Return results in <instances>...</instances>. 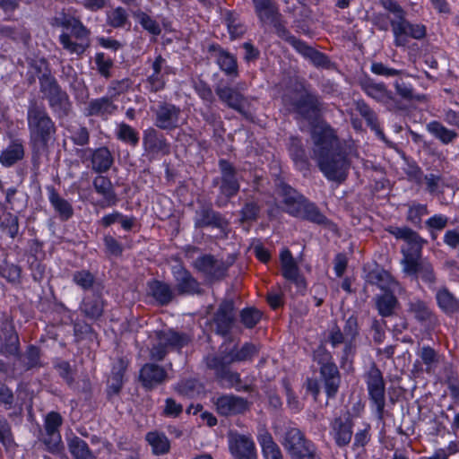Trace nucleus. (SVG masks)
Masks as SVG:
<instances>
[{"label": "nucleus", "instance_id": "nucleus-9", "mask_svg": "<svg viewBox=\"0 0 459 459\" xmlns=\"http://www.w3.org/2000/svg\"><path fill=\"white\" fill-rule=\"evenodd\" d=\"M43 98L48 100L49 108L58 119L70 116L73 105L68 93L63 90L56 79L39 87Z\"/></svg>", "mask_w": 459, "mask_h": 459}, {"label": "nucleus", "instance_id": "nucleus-35", "mask_svg": "<svg viewBox=\"0 0 459 459\" xmlns=\"http://www.w3.org/2000/svg\"><path fill=\"white\" fill-rule=\"evenodd\" d=\"M325 392L328 398H334L341 385V373L335 363L319 368Z\"/></svg>", "mask_w": 459, "mask_h": 459}, {"label": "nucleus", "instance_id": "nucleus-53", "mask_svg": "<svg viewBox=\"0 0 459 459\" xmlns=\"http://www.w3.org/2000/svg\"><path fill=\"white\" fill-rule=\"evenodd\" d=\"M67 446L74 459H97L87 442L77 436L67 440Z\"/></svg>", "mask_w": 459, "mask_h": 459}, {"label": "nucleus", "instance_id": "nucleus-47", "mask_svg": "<svg viewBox=\"0 0 459 459\" xmlns=\"http://www.w3.org/2000/svg\"><path fill=\"white\" fill-rule=\"evenodd\" d=\"M24 146L21 140H13L10 144L1 152L0 163L4 167H11L24 158Z\"/></svg>", "mask_w": 459, "mask_h": 459}, {"label": "nucleus", "instance_id": "nucleus-7", "mask_svg": "<svg viewBox=\"0 0 459 459\" xmlns=\"http://www.w3.org/2000/svg\"><path fill=\"white\" fill-rule=\"evenodd\" d=\"M364 379L369 401L376 409L377 419L382 420L385 407V382L382 371L375 362L370 365L368 370L364 374Z\"/></svg>", "mask_w": 459, "mask_h": 459}, {"label": "nucleus", "instance_id": "nucleus-23", "mask_svg": "<svg viewBox=\"0 0 459 459\" xmlns=\"http://www.w3.org/2000/svg\"><path fill=\"white\" fill-rule=\"evenodd\" d=\"M143 146L144 152L152 157L159 154L166 156L170 153V144L167 138L154 127H148L143 131Z\"/></svg>", "mask_w": 459, "mask_h": 459}, {"label": "nucleus", "instance_id": "nucleus-45", "mask_svg": "<svg viewBox=\"0 0 459 459\" xmlns=\"http://www.w3.org/2000/svg\"><path fill=\"white\" fill-rule=\"evenodd\" d=\"M204 361L207 368L214 371V376L217 380L223 376L233 363L227 350H221L218 354L206 356Z\"/></svg>", "mask_w": 459, "mask_h": 459}, {"label": "nucleus", "instance_id": "nucleus-43", "mask_svg": "<svg viewBox=\"0 0 459 459\" xmlns=\"http://www.w3.org/2000/svg\"><path fill=\"white\" fill-rule=\"evenodd\" d=\"M367 281L371 285L377 286L383 292L396 290L400 286L390 273L383 268H376L368 272Z\"/></svg>", "mask_w": 459, "mask_h": 459}, {"label": "nucleus", "instance_id": "nucleus-21", "mask_svg": "<svg viewBox=\"0 0 459 459\" xmlns=\"http://www.w3.org/2000/svg\"><path fill=\"white\" fill-rule=\"evenodd\" d=\"M385 231L394 236L396 239H402L407 243L409 249L407 252H403L404 255H411L415 257H420L424 245L428 243L417 231L407 226H388Z\"/></svg>", "mask_w": 459, "mask_h": 459}, {"label": "nucleus", "instance_id": "nucleus-50", "mask_svg": "<svg viewBox=\"0 0 459 459\" xmlns=\"http://www.w3.org/2000/svg\"><path fill=\"white\" fill-rule=\"evenodd\" d=\"M172 388L176 394L188 399L199 396L204 390L203 385L196 378H183Z\"/></svg>", "mask_w": 459, "mask_h": 459}, {"label": "nucleus", "instance_id": "nucleus-52", "mask_svg": "<svg viewBox=\"0 0 459 459\" xmlns=\"http://www.w3.org/2000/svg\"><path fill=\"white\" fill-rule=\"evenodd\" d=\"M260 347L253 342H245L240 348L234 345L228 351L231 360L235 362H243L252 360L259 353Z\"/></svg>", "mask_w": 459, "mask_h": 459}, {"label": "nucleus", "instance_id": "nucleus-63", "mask_svg": "<svg viewBox=\"0 0 459 459\" xmlns=\"http://www.w3.org/2000/svg\"><path fill=\"white\" fill-rule=\"evenodd\" d=\"M219 382H225L230 388H235L238 392H251L252 385H243L240 374L231 371L230 368L220 377Z\"/></svg>", "mask_w": 459, "mask_h": 459}, {"label": "nucleus", "instance_id": "nucleus-6", "mask_svg": "<svg viewBox=\"0 0 459 459\" xmlns=\"http://www.w3.org/2000/svg\"><path fill=\"white\" fill-rule=\"evenodd\" d=\"M220 176L212 178V186L219 188V195L215 202L218 207H223L230 199L236 196L240 190V182L237 168L226 159L218 161Z\"/></svg>", "mask_w": 459, "mask_h": 459}, {"label": "nucleus", "instance_id": "nucleus-41", "mask_svg": "<svg viewBox=\"0 0 459 459\" xmlns=\"http://www.w3.org/2000/svg\"><path fill=\"white\" fill-rule=\"evenodd\" d=\"M396 290L384 291L375 297V306L378 315L382 317H390L395 314L400 303L394 295Z\"/></svg>", "mask_w": 459, "mask_h": 459}, {"label": "nucleus", "instance_id": "nucleus-29", "mask_svg": "<svg viewBox=\"0 0 459 459\" xmlns=\"http://www.w3.org/2000/svg\"><path fill=\"white\" fill-rule=\"evenodd\" d=\"M287 150L298 170L304 173L310 170L311 163L301 137L297 135L290 136L287 143Z\"/></svg>", "mask_w": 459, "mask_h": 459}, {"label": "nucleus", "instance_id": "nucleus-10", "mask_svg": "<svg viewBox=\"0 0 459 459\" xmlns=\"http://www.w3.org/2000/svg\"><path fill=\"white\" fill-rule=\"evenodd\" d=\"M234 262L235 259L232 256H229L224 261L216 258L213 255L205 254L198 256L193 262V267L202 273L207 281L213 282L222 281Z\"/></svg>", "mask_w": 459, "mask_h": 459}, {"label": "nucleus", "instance_id": "nucleus-42", "mask_svg": "<svg viewBox=\"0 0 459 459\" xmlns=\"http://www.w3.org/2000/svg\"><path fill=\"white\" fill-rule=\"evenodd\" d=\"M292 216L318 225H326L328 222V219L321 212L316 204L307 198L299 206Z\"/></svg>", "mask_w": 459, "mask_h": 459}, {"label": "nucleus", "instance_id": "nucleus-44", "mask_svg": "<svg viewBox=\"0 0 459 459\" xmlns=\"http://www.w3.org/2000/svg\"><path fill=\"white\" fill-rule=\"evenodd\" d=\"M355 109L365 119L367 126L375 132L376 135L385 141V135L380 128L377 113L369 107L364 100L355 101Z\"/></svg>", "mask_w": 459, "mask_h": 459}, {"label": "nucleus", "instance_id": "nucleus-57", "mask_svg": "<svg viewBox=\"0 0 459 459\" xmlns=\"http://www.w3.org/2000/svg\"><path fill=\"white\" fill-rule=\"evenodd\" d=\"M29 70L37 74L39 87L56 79L46 58L32 60L29 63Z\"/></svg>", "mask_w": 459, "mask_h": 459}, {"label": "nucleus", "instance_id": "nucleus-62", "mask_svg": "<svg viewBox=\"0 0 459 459\" xmlns=\"http://www.w3.org/2000/svg\"><path fill=\"white\" fill-rule=\"evenodd\" d=\"M102 240L104 247L103 251L107 257L118 258L123 255L125 247L114 236L109 233L105 234Z\"/></svg>", "mask_w": 459, "mask_h": 459}, {"label": "nucleus", "instance_id": "nucleus-36", "mask_svg": "<svg viewBox=\"0 0 459 459\" xmlns=\"http://www.w3.org/2000/svg\"><path fill=\"white\" fill-rule=\"evenodd\" d=\"M277 191L279 195L282 198L285 212L291 216L306 199L303 195L299 194L296 189L283 181H280L277 184Z\"/></svg>", "mask_w": 459, "mask_h": 459}, {"label": "nucleus", "instance_id": "nucleus-38", "mask_svg": "<svg viewBox=\"0 0 459 459\" xmlns=\"http://www.w3.org/2000/svg\"><path fill=\"white\" fill-rule=\"evenodd\" d=\"M420 361L416 360L413 364L412 372L420 373L423 371L422 365L425 366V371L429 374L432 373L439 364V354L432 347L424 345L417 351Z\"/></svg>", "mask_w": 459, "mask_h": 459}, {"label": "nucleus", "instance_id": "nucleus-18", "mask_svg": "<svg viewBox=\"0 0 459 459\" xmlns=\"http://www.w3.org/2000/svg\"><path fill=\"white\" fill-rule=\"evenodd\" d=\"M181 108L173 103L160 101L153 109L154 126L163 131H173L179 126Z\"/></svg>", "mask_w": 459, "mask_h": 459}, {"label": "nucleus", "instance_id": "nucleus-31", "mask_svg": "<svg viewBox=\"0 0 459 459\" xmlns=\"http://www.w3.org/2000/svg\"><path fill=\"white\" fill-rule=\"evenodd\" d=\"M117 110V105L108 96L91 100L84 108L86 117H100L108 120Z\"/></svg>", "mask_w": 459, "mask_h": 459}, {"label": "nucleus", "instance_id": "nucleus-58", "mask_svg": "<svg viewBox=\"0 0 459 459\" xmlns=\"http://www.w3.org/2000/svg\"><path fill=\"white\" fill-rule=\"evenodd\" d=\"M115 134L118 141L131 147H136L140 141L138 131L125 122L117 125Z\"/></svg>", "mask_w": 459, "mask_h": 459}, {"label": "nucleus", "instance_id": "nucleus-39", "mask_svg": "<svg viewBox=\"0 0 459 459\" xmlns=\"http://www.w3.org/2000/svg\"><path fill=\"white\" fill-rule=\"evenodd\" d=\"M48 200L54 211L62 221H67L74 216V208L69 201L63 198L53 186L47 187Z\"/></svg>", "mask_w": 459, "mask_h": 459}, {"label": "nucleus", "instance_id": "nucleus-60", "mask_svg": "<svg viewBox=\"0 0 459 459\" xmlns=\"http://www.w3.org/2000/svg\"><path fill=\"white\" fill-rule=\"evenodd\" d=\"M429 214L427 204L413 203L409 205L406 221L418 229L422 228V217Z\"/></svg>", "mask_w": 459, "mask_h": 459}, {"label": "nucleus", "instance_id": "nucleus-28", "mask_svg": "<svg viewBox=\"0 0 459 459\" xmlns=\"http://www.w3.org/2000/svg\"><path fill=\"white\" fill-rule=\"evenodd\" d=\"M215 93L228 108L236 110L244 117L249 119L250 114L244 109L246 98L237 88L219 84L215 87Z\"/></svg>", "mask_w": 459, "mask_h": 459}, {"label": "nucleus", "instance_id": "nucleus-30", "mask_svg": "<svg viewBox=\"0 0 459 459\" xmlns=\"http://www.w3.org/2000/svg\"><path fill=\"white\" fill-rule=\"evenodd\" d=\"M106 301L103 298V290L87 294L80 304L81 313L90 320H99L104 313Z\"/></svg>", "mask_w": 459, "mask_h": 459}, {"label": "nucleus", "instance_id": "nucleus-25", "mask_svg": "<svg viewBox=\"0 0 459 459\" xmlns=\"http://www.w3.org/2000/svg\"><path fill=\"white\" fill-rule=\"evenodd\" d=\"M208 53L215 57V62L225 75L233 79L239 76L236 56L224 49L218 43H212L207 48Z\"/></svg>", "mask_w": 459, "mask_h": 459}, {"label": "nucleus", "instance_id": "nucleus-22", "mask_svg": "<svg viewBox=\"0 0 459 459\" xmlns=\"http://www.w3.org/2000/svg\"><path fill=\"white\" fill-rule=\"evenodd\" d=\"M169 379V374L164 367L154 362H148L139 370V382L145 391H152Z\"/></svg>", "mask_w": 459, "mask_h": 459}, {"label": "nucleus", "instance_id": "nucleus-11", "mask_svg": "<svg viewBox=\"0 0 459 459\" xmlns=\"http://www.w3.org/2000/svg\"><path fill=\"white\" fill-rule=\"evenodd\" d=\"M63 417L57 411H52L44 418V431L40 433L39 440L46 446L48 452L57 454L63 449L60 428Z\"/></svg>", "mask_w": 459, "mask_h": 459}, {"label": "nucleus", "instance_id": "nucleus-17", "mask_svg": "<svg viewBox=\"0 0 459 459\" xmlns=\"http://www.w3.org/2000/svg\"><path fill=\"white\" fill-rule=\"evenodd\" d=\"M76 153L81 158L82 161L89 160L91 161V169L99 175L108 172L114 163V157L109 149L106 146L95 149H81L78 150Z\"/></svg>", "mask_w": 459, "mask_h": 459}, {"label": "nucleus", "instance_id": "nucleus-64", "mask_svg": "<svg viewBox=\"0 0 459 459\" xmlns=\"http://www.w3.org/2000/svg\"><path fill=\"white\" fill-rule=\"evenodd\" d=\"M263 312L255 307H247L240 310V323L247 329L254 328L262 319Z\"/></svg>", "mask_w": 459, "mask_h": 459}, {"label": "nucleus", "instance_id": "nucleus-2", "mask_svg": "<svg viewBox=\"0 0 459 459\" xmlns=\"http://www.w3.org/2000/svg\"><path fill=\"white\" fill-rule=\"evenodd\" d=\"M29 144L32 160L37 161L49 152L56 139L57 127L43 103L30 100L27 108Z\"/></svg>", "mask_w": 459, "mask_h": 459}, {"label": "nucleus", "instance_id": "nucleus-49", "mask_svg": "<svg viewBox=\"0 0 459 459\" xmlns=\"http://www.w3.org/2000/svg\"><path fill=\"white\" fill-rule=\"evenodd\" d=\"M19 218L8 212L6 206L0 204V230L4 234L14 239L19 235Z\"/></svg>", "mask_w": 459, "mask_h": 459}, {"label": "nucleus", "instance_id": "nucleus-19", "mask_svg": "<svg viewBox=\"0 0 459 459\" xmlns=\"http://www.w3.org/2000/svg\"><path fill=\"white\" fill-rule=\"evenodd\" d=\"M228 446L233 459H257L255 444L250 435L230 432Z\"/></svg>", "mask_w": 459, "mask_h": 459}, {"label": "nucleus", "instance_id": "nucleus-13", "mask_svg": "<svg viewBox=\"0 0 459 459\" xmlns=\"http://www.w3.org/2000/svg\"><path fill=\"white\" fill-rule=\"evenodd\" d=\"M198 204L194 217L195 228H214L225 232L230 224L225 216L215 211L211 203L198 202Z\"/></svg>", "mask_w": 459, "mask_h": 459}, {"label": "nucleus", "instance_id": "nucleus-55", "mask_svg": "<svg viewBox=\"0 0 459 459\" xmlns=\"http://www.w3.org/2000/svg\"><path fill=\"white\" fill-rule=\"evenodd\" d=\"M426 128L429 134L446 145L452 143L458 136L455 131L446 128L437 120L428 123Z\"/></svg>", "mask_w": 459, "mask_h": 459}, {"label": "nucleus", "instance_id": "nucleus-15", "mask_svg": "<svg viewBox=\"0 0 459 459\" xmlns=\"http://www.w3.org/2000/svg\"><path fill=\"white\" fill-rule=\"evenodd\" d=\"M402 264L403 272L409 276L416 279L420 278L429 288L436 284L437 275L433 265L426 259H421L420 256L415 257L414 255H405Z\"/></svg>", "mask_w": 459, "mask_h": 459}, {"label": "nucleus", "instance_id": "nucleus-34", "mask_svg": "<svg viewBox=\"0 0 459 459\" xmlns=\"http://www.w3.org/2000/svg\"><path fill=\"white\" fill-rule=\"evenodd\" d=\"M19 351L20 341L13 325L3 322L0 329V353L17 355Z\"/></svg>", "mask_w": 459, "mask_h": 459}, {"label": "nucleus", "instance_id": "nucleus-12", "mask_svg": "<svg viewBox=\"0 0 459 459\" xmlns=\"http://www.w3.org/2000/svg\"><path fill=\"white\" fill-rule=\"evenodd\" d=\"M391 28L395 47H406L409 38L421 40L427 36V27L422 23H411L406 15L400 20H392Z\"/></svg>", "mask_w": 459, "mask_h": 459}, {"label": "nucleus", "instance_id": "nucleus-32", "mask_svg": "<svg viewBox=\"0 0 459 459\" xmlns=\"http://www.w3.org/2000/svg\"><path fill=\"white\" fill-rule=\"evenodd\" d=\"M407 312L423 325H432L437 321L436 315L429 304L420 298H413L408 301Z\"/></svg>", "mask_w": 459, "mask_h": 459}, {"label": "nucleus", "instance_id": "nucleus-40", "mask_svg": "<svg viewBox=\"0 0 459 459\" xmlns=\"http://www.w3.org/2000/svg\"><path fill=\"white\" fill-rule=\"evenodd\" d=\"M256 438L261 446L264 459H284L281 447L266 429L259 430Z\"/></svg>", "mask_w": 459, "mask_h": 459}, {"label": "nucleus", "instance_id": "nucleus-61", "mask_svg": "<svg viewBox=\"0 0 459 459\" xmlns=\"http://www.w3.org/2000/svg\"><path fill=\"white\" fill-rule=\"evenodd\" d=\"M133 16L138 20L142 28L153 36H159L161 33V28L158 22L142 10L133 13Z\"/></svg>", "mask_w": 459, "mask_h": 459}, {"label": "nucleus", "instance_id": "nucleus-14", "mask_svg": "<svg viewBox=\"0 0 459 459\" xmlns=\"http://www.w3.org/2000/svg\"><path fill=\"white\" fill-rule=\"evenodd\" d=\"M235 301L231 298L223 299L212 316L215 333L222 337L230 334L236 322Z\"/></svg>", "mask_w": 459, "mask_h": 459}, {"label": "nucleus", "instance_id": "nucleus-4", "mask_svg": "<svg viewBox=\"0 0 459 459\" xmlns=\"http://www.w3.org/2000/svg\"><path fill=\"white\" fill-rule=\"evenodd\" d=\"M271 25L279 38L290 44L297 53L306 60H308L315 67L327 70L333 67V63L326 54L316 49L306 41L291 34L286 27V22L283 20L282 15L277 17Z\"/></svg>", "mask_w": 459, "mask_h": 459}, {"label": "nucleus", "instance_id": "nucleus-16", "mask_svg": "<svg viewBox=\"0 0 459 459\" xmlns=\"http://www.w3.org/2000/svg\"><path fill=\"white\" fill-rule=\"evenodd\" d=\"M353 427V417L348 410L331 420L330 435L337 447H346L351 442Z\"/></svg>", "mask_w": 459, "mask_h": 459}, {"label": "nucleus", "instance_id": "nucleus-5", "mask_svg": "<svg viewBox=\"0 0 459 459\" xmlns=\"http://www.w3.org/2000/svg\"><path fill=\"white\" fill-rule=\"evenodd\" d=\"M281 445L290 459H322L316 443L307 438L299 428H288L283 434Z\"/></svg>", "mask_w": 459, "mask_h": 459}, {"label": "nucleus", "instance_id": "nucleus-54", "mask_svg": "<svg viewBox=\"0 0 459 459\" xmlns=\"http://www.w3.org/2000/svg\"><path fill=\"white\" fill-rule=\"evenodd\" d=\"M255 13L262 24H271L277 17L281 16L274 0H268L254 6Z\"/></svg>", "mask_w": 459, "mask_h": 459}, {"label": "nucleus", "instance_id": "nucleus-24", "mask_svg": "<svg viewBox=\"0 0 459 459\" xmlns=\"http://www.w3.org/2000/svg\"><path fill=\"white\" fill-rule=\"evenodd\" d=\"M92 187L96 194L101 196V199L94 205L100 208L113 207L117 204L119 198L114 188L111 179L103 175H98L92 179Z\"/></svg>", "mask_w": 459, "mask_h": 459}, {"label": "nucleus", "instance_id": "nucleus-48", "mask_svg": "<svg viewBox=\"0 0 459 459\" xmlns=\"http://www.w3.org/2000/svg\"><path fill=\"white\" fill-rule=\"evenodd\" d=\"M223 21L227 26L231 40L239 39L247 32V25L243 22L239 13L233 10H226L223 13Z\"/></svg>", "mask_w": 459, "mask_h": 459}, {"label": "nucleus", "instance_id": "nucleus-56", "mask_svg": "<svg viewBox=\"0 0 459 459\" xmlns=\"http://www.w3.org/2000/svg\"><path fill=\"white\" fill-rule=\"evenodd\" d=\"M438 307L446 314L455 313L459 309V301L446 287H442L436 293Z\"/></svg>", "mask_w": 459, "mask_h": 459}, {"label": "nucleus", "instance_id": "nucleus-3", "mask_svg": "<svg viewBox=\"0 0 459 459\" xmlns=\"http://www.w3.org/2000/svg\"><path fill=\"white\" fill-rule=\"evenodd\" d=\"M342 329L336 322L327 330L326 342L332 348H338L343 344L340 358V365L344 368L348 363L351 364L357 353L356 340L359 336V325L358 316L352 313L348 317L343 316Z\"/></svg>", "mask_w": 459, "mask_h": 459}, {"label": "nucleus", "instance_id": "nucleus-59", "mask_svg": "<svg viewBox=\"0 0 459 459\" xmlns=\"http://www.w3.org/2000/svg\"><path fill=\"white\" fill-rule=\"evenodd\" d=\"M106 24L113 29H121L130 24L126 10L122 6H117L107 12Z\"/></svg>", "mask_w": 459, "mask_h": 459}, {"label": "nucleus", "instance_id": "nucleus-37", "mask_svg": "<svg viewBox=\"0 0 459 459\" xmlns=\"http://www.w3.org/2000/svg\"><path fill=\"white\" fill-rule=\"evenodd\" d=\"M147 293L162 307L169 305L174 299L171 286L157 279H152L147 281Z\"/></svg>", "mask_w": 459, "mask_h": 459}, {"label": "nucleus", "instance_id": "nucleus-33", "mask_svg": "<svg viewBox=\"0 0 459 459\" xmlns=\"http://www.w3.org/2000/svg\"><path fill=\"white\" fill-rule=\"evenodd\" d=\"M158 341L163 342L169 350L180 351L193 341V335L186 332H178L172 328L156 333Z\"/></svg>", "mask_w": 459, "mask_h": 459}, {"label": "nucleus", "instance_id": "nucleus-27", "mask_svg": "<svg viewBox=\"0 0 459 459\" xmlns=\"http://www.w3.org/2000/svg\"><path fill=\"white\" fill-rule=\"evenodd\" d=\"M281 274L289 281L294 283L298 289L305 290L307 282L301 275L299 265L295 261L290 250L284 248L280 253Z\"/></svg>", "mask_w": 459, "mask_h": 459}, {"label": "nucleus", "instance_id": "nucleus-1", "mask_svg": "<svg viewBox=\"0 0 459 459\" xmlns=\"http://www.w3.org/2000/svg\"><path fill=\"white\" fill-rule=\"evenodd\" d=\"M282 103L296 120L307 121L311 126L312 158L319 170L329 181L343 183L351 167L349 154L333 127L325 122H317L323 110L320 97L301 86L284 94Z\"/></svg>", "mask_w": 459, "mask_h": 459}, {"label": "nucleus", "instance_id": "nucleus-8", "mask_svg": "<svg viewBox=\"0 0 459 459\" xmlns=\"http://www.w3.org/2000/svg\"><path fill=\"white\" fill-rule=\"evenodd\" d=\"M358 83L365 94L385 105L388 110L396 112L406 109V105L397 100L384 82H377L374 79L365 75L359 78Z\"/></svg>", "mask_w": 459, "mask_h": 459}, {"label": "nucleus", "instance_id": "nucleus-46", "mask_svg": "<svg viewBox=\"0 0 459 459\" xmlns=\"http://www.w3.org/2000/svg\"><path fill=\"white\" fill-rule=\"evenodd\" d=\"M72 281L82 290H90L91 293L95 291L98 293L104 290L103 284L98 281L94 274L86 269L75 271L72 275Z\"/></svg>", "mask_w": 459, "mask_h": 459}, {"label": "nucleus", "instance_id": "nucleus-26", "mask_svg": "<svg viewBox=\"0 0 459 459\" xmlns=\"http://www.w3.org/2000/svg\"><path fill=\"white\" fill-rule=\"evenodd\" d=\"M217 412L221 416L244 414L249 411L251 403L243 397L234 394H222L214 402Z\"/></svg>", "mask_w": 459, "mask_h": 459}, {"label": "nucleus", "instance_id": "nucleus-51", "mask_svg": "<svg viewBox=\"0 0 459 459\" xmlns=\"http://www.w3.org/2000/svg\"><path fill=\"white\" fill-rule=\"evenodd\" d=\"M145 440L155 455H163L170 451V441L163 432L150 431L145 435Z\"/></svg>", "mask_w": 459, "mask_h": 459}, {"label": "nucleus", "instance_id": "nucleus-20", "mask_svg": "<svg viewBox=\"0 0 459 459\" xmlns=\"http://www.w3.org/2000/svg\"><path fill=\"white\" fill-rule=\"evenodd\" d=\"M172 275L175 280V289L178 295H202L204 293L200 282L185 266L181 264L173 266Z\"/></svg>", "mask_w": 459, "mask_h": 459}]
</instances>
